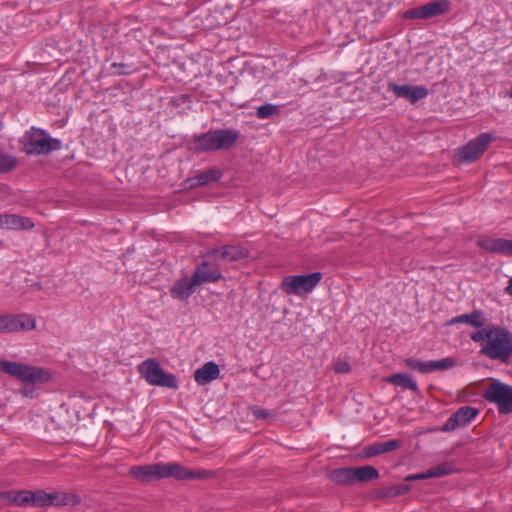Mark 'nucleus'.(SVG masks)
<instances>
[{
	"label": "nucleus",
	"mask_w": 512,
	"mask_h": 512,
	"mask_svg": "<svg viewBox=\"0 0 512 512\" xmlns=\"http://www.w3.org/2000/svg\"><path fill=\"white\" fill-rule=\"evenodd\" d=\"M386 381L395 386L401 387L402 389H409L414 392H418V384L412 376L405 373L393 374L386 378Z\"/></svg>",
	"instance_id": "25"
},
{
	"label": "nucleus",
	"mask_w": 512,
	"mask_h": 512,
	"mask_svg": "<svg viewBox=\"0 0 512 512\" xmlns=\"http://www.w3.org/2000/svg\"><path fill=\"white\" fill-rule=\"evenodd\" d=\"M329 477L332 481L341 485H351L355 483L353 467L333 469L330 471Z\"/></svg>",
	"instance_id": "26"
},
{
	"label": "nucleus",
	"mask_w": 512,
	"mask_h": 512,
	"mask_svg": "<svg viewBox=\"0 0 512 512\" xmlns=\"http://www.w3.org/2000/svg\"><path fill=\"white\" fill-rule=\"evenodd\" d=\"M208 256L219 257L227 262H236L248 257V250L241 245H224L211 249Z\"/></svg>",
	"instance_id": "16"
},
{
	"label": "nucleus",
	"mask_w": 512,
	"mask_h": 512,
	"mask_svg": "<svg viewBox=\"0 0 512 512\" xmlns=\"http://www.w3.org/2000/svg\"><path fill=\"white\" fill-rule=\"evenodd\" d=\"M479 414V410L472 406H462L453 413L442 426V432H451L459 427L469 425Z\"/></svg>",
	"instance_id": "13"
},
{
	"label": "nucleus",
	"mask_w": 512,
	"mask_h": 512,
	"mask_svg": "<svg viewBox=\"0 0 512 512\" xmlns=\"http://www.w3.org/2000/svg\"><path fill=\"white\" fill-rule=\"evenodd\" d=\"M451 8L450 0H434L425 5L408 9L404 12L405 19H430L441 16L449 12Z\"/></svg>",
	"instance_id": "10"
},
{
	"label": "nucleus",
	"mask_w": 512,
	"mask_h": 512,
	"mask_svg": "<svg viewBox=\"0 0 512 512\" xmlns=\"http://www.w3.org/2000/svg\"><path fill=\"white\" fill-rule=\"evenodd\" d=\"M240 138L235 129H215L192 137L194 150L197 153L214 152L231 149Z\"/></svg>",
	"instance_id": "2"
},
{
	"label": "nucleus",
	"mask_w": 512,
	"mask_h": 512,
	"mask_svg": "<svg viewBox=\"0 0 512 512\" xmlns=\"http://www.w3.org/2000/svg\"><path fill=\"white\" fill-rule=\"evenodd\" d=\"M22 393H23V395H25V396H30V395H31V393H32V390H30V389H28V388H24V389L22 390Z\"/></svg>",
	"instance_id": "42"
},
{
	"label": "nucleus",
	"mask_w": 512,
	"mask_h": 512,
	"mask_svg": "<svg viewBox=\"0 0 512 512\" xmlns=\"http://www.w3.org/2000/svg\"><path fill=\"white\" fill-rule=\"evenodd\" d=\"M197 286L193 277H183L173 284L170 294L174 299L186 301L195 292Z\"/></svg>",
	"instance_id": "20"
},
{
	"label": "nucleus",
	"mask_w": 512,
	"mask_h": 512,
	"mask_svg": "<svg viewBox=\"0 0 512 512\" xmlns=\"http://www.w3.org/2000/svg\"><path fill=\"white\" fill-rule=\"evenodd\" d=\"M496 137L492 133H481L475 139L457 150L456 157L460 163H473L486 151Z\"/></svg>",
	"instance_id": "9"
},
{
	"label": "nucleus",
	"mask_w": 512,
	"mask_h": 512,
	"mask_svg": "<svg viewBox=\"0 0 512 512\" xmlns=\"http://www.w3.org/2000/svg\"><path fill=\"white\" fill-rule=\"evenodd\" d=\"M22 490H12L13 505L19 506Z\"/></svg>",
	"instance_id": "38"
},
{
	"label": "nucleus",
	"mask_w": 512,
	"mask_h": 512,
	"mask_svg": "<svg viewBox=\"0 0 512 512\" xmlns=\"http://www.w3.org/2000/svg\"><path fill=\"white\" fill-rule=\"evenodd\" d=\"M253 415L256 419H260V420H267V419L273 418V416H274L270 411L263 409V408H255L253 410Z\"/></svg>",
	"instance_id": "33"
},
{
	"label": "nucleus",
	"mask_w": 512,
	"mask_h": 512,
	"mask_svg": "<svg viewBox=\"0 0 512 512\" xmlns=\"http://www.w3.org/2000/svg\"><path fill=\"white\" fill-rule=\"evenodd\" d=\"M486 318L484 313L481 310H474L471 313L462 314L456 317H453L448 321L447 325H454L458 323H465L477 330L483 329L486 324Z\"/></svg>",
	"instance_id": "21"
},
{
	"label": "nucleus",
	"mask_w": 512,
	"mask_h": 512,
	"mask_svg": "<svg viewBox=\"0 0 512 512\" xmlns=\"http://www.w3.org/2000/svg\"><path fill=\"white\" fill-rule=\"evenodd\" d=\"M127 68V65L124 64V63H112L111 64V69L113 70V74L115 75H125V74H128L129 72L126 70Z\"/></svg>",
	"instance_id": "35"
},
{
	"label": "nucleus",
	"mask_w": 512,
	"mask_h": 512,
	"mask_svg": "<svg viewBox=\"0 0 512 512\" xmlns=\"http://www.w3.org/2000/svg\"><path fill=\"white\" fill-rule=\"evenodd\" d=\"M351 366L346 361H337L334 365V371L339 374L349 373Z\"/></svg>",
	"instance_id": "34"
},
{
	"label": "nucleus",
	"mask_w": 512,
	"mask_h": 512,
	"mask_svg": "<svg viewBox=\"0 0 512 512\" xmlns=\"http://www.w3.org/2000/svg\"><path fill=\"white\" fill-rule=\"evenodd\" d=\"M31 507L64 506L69 503V496L61 492L31 491Z\"/></svg>",
	"instance_id": "14"
},
{
	"label": "nucleus",
	"mask_w": 512,
	"mask_h": 512,
	"mask_svg": "<svg viewBox=\"0 0 512 512\" xmlns=\"http://www.w3.org/2000/svg\"><path fill=\"white\" fill-rule=\"evenodd\" d=\"M16 157L0 151V173H8L17 167Z\"/></svg>",
	"instance_id": "30"
},
{
	"label": "nucleus",
	"mask_w": 512,
	"mask_h": 512,
	"mask_svg": "<svg viewBox=\"0 0 512 512\" xmlns=\"http://www.w3.org/2000/svg\"><path fill=\"white\" fill-rule=\"evenodd\" d=\"M179 469L176 462L136 465L129 469L130 476L143 484H149L166 478H174L175 470Z\"/></svg>",
	"instance_id": "4"
},
{
	"label": "nucleus",
	"mask_w": 512,
	"mask_h": 512,
	"mask_svg": "<svg viewBox=\"0 0 512 512\" xmlns=\"http://www.w3.org/2000/svg\"><path fill=\"white\" fill-rule=\"evenodd\" d=\"M3 247V242L0 240V248Z\"/></svg>",
	"instance_id": "43"
},
{
	"label": "nucleus",
	"mask_w": 512,
	"mask_h": 512,
	"mask_svg": "<svg viewBox=\"0 0 512 512\" xmlns=\"http://www.w3.org/2000/svg\"><path fill=\"white\" fill-rule=\"evenodd\" d=\"M177 467L179 469L175 470L176 472H174V479L179 480V481L189 480V479H205V478L213 476L212 471H208V470L194 471V470L186 468L185 466H182L179 463H177Z\"/></svg>",
	"instance_id": "24"
},
{
	"label": "nucleus",
	"mask_w": 512,
	"mask_h": 512,
	"mask_svg": "<svg viewBox=\"0 0 512 512\" xmlns=\"http://www.w3.org/2000/svg\"><path fill=\"white\" fill-rule=\"evenodd\" d=\"M483 397L486 401L495 404L500 414L512 413V386L494 380L483 391Z\"/></svg>",
	"instance_id": "7"
},
{
	"label": "nucleus",
	"mask_w": 512,
	"mask_h": 512,
	"mask_svg": "<svg viewBox=\"0 0 512 512\" xmlns=\"http://www.w3.org/2000/svg\"><path fill=\"white\" fill-rule=\"evenodd\" d=\"M0 228L9 230H31L34 228V223L28 217L4 213L0 214Z\"/></svg>",
	"instance_id": "19"
},
{
	"label": "nucleus",
	"mask_w": 512,
	"mask_h": 512,
	"mask_svg": "<svg viewBox=\"0 0 512 512\" xmlns=\"http://www.w3.org/2000/svg\"><path fill=\"white\" fill-rule=\"evenodd\" d=\"M416 480H417L416 474H410L405 477V481H407V482L416 481Z\"/></svg>",
	"instance_id": "41"
},
{
	"label": "nucleus",
	"mask_w": 512,
	"mask_h": 512,
	"mask_svg": "<svg viewBox=\"0 0 512 512\" xmlns=\"http://www.w3.org/2000/svg\"><path fill=\"white\" fill-rule=\"evenodd\" d=\"M24 150L29 155L47 154L61 147V141L51 138L44 130L31 128L26 132L24 139Z\"/></svg>",
	"instance_id": "6"
},
{
	"label": "nucleus",
	"mask_w": 512,
	"mask_h": 512,
	"mask_svg": "<svg viewBox=\"0 0 512 512\" xmlns=\"http://www.w3.org/2000/svg\"><path fill=\"white\" fill-rule=\"evenodd\" d=\"M416 477H417V480H425V479L431 478V476L429 475V469L425 472L417 473Z\"/></svg>",
	"instance_id": "39"
},
{
	"label": "nucleus",
	"mask_w": 512,
	"mask_h": 512,
	"mask_svg": "<svg viewBox=\"0 0 512 512\" xmlns=\"http://www.w3.org/2000/svg\"><path fill=\"white\" fill-rule=\"evenodd\" d=\"M407 368L418 371L422 374H428L435 371H443L451 369L455 366V360L451 357H446L440 360L421 361L415 358H407L404 360Z\"/></svg>",
	"instance_id": "12"
},
{
	"label": "nucleus",
	"mask_w": 512,
	"mask_h": 512,
	"mask_svg": "<svg viewBox=\"0 0 512 512\" xmlns=\"http://www.w3.org/2000/svg\"><path fill=\"white\" fill-rule=\"evenodd\" d=\"M387 87L396 97L404 98L411 104H415L428 96V89L425 86L398 85L389 82Z\"/></svg>",
	"instance_id": "15"
},
{
	"label": "nucleus",
	"mask_w": 512,
	"mask_h": 512,
	"mask_svg": "<svg viewBox=\"0 0 512 512\" xmlns=\"http://www.w3.org/2000/svg\"><path fill=\"white\" fill-rule=\"evenodd\" d=\"M354 481L365 483L379 478V472L376 468L370 465L353 468Z\"/></svg>",
	"instance_id": "28"
},
{
	"label": "nucleus",
	"mask_w": 512,
	"mask_h": 512,
	"mask_svg": "<svg viewBox=\"0 0 512 512\" xmlns=\"http://www.w3.org/2000/svg\"><path fill=\"white\" fill-rule=\"evenodd\" d=\"M507 294L512 295V277L508 281V286L505 288Z\"/></svg>",
	"instance_id": "40"
},
{
	"label": "nucleus",
	"mask_w": 512,
	"mask_h": 512,
	"mask_svg": "<svg viewBox=\"0 0 512 512\" xmlns=\"http://www.w3.org/2000/svg\"><path fill=\"white\" fill-rule=\"evenodd\" d=\"M0 371L27 384H42L50 380L48 370L21 362L0 360Z\"/></svg>",
	"instance_id": "3"
},
{
	"label": "nucleus",
	"mask_w": 512,
	"mask_h": 512,
	"mask_svg": "<svg viewBox=\"0 0 512 512\" xmlns=\"http://www.w3.org/2000/svg\"><path fill=\"white\" fill-rule=\"evenodd\" d=\"M401 442L397 439H390L385 442L373 443L365 447V455L368 457L388 453L400 448Z\"/></svg>",
	"instance_id": "23"
},
{
	"label": "nucleus",
	"mask_w": 512,
	"mask_h": 512,
	"mask_svg": "<svg viewBox=\"0 0 512 512\" xmlns=\"http://www.w3.org/2000/svg\"><path fill=\"white\" fill-rule=\"evenodd\" d=\"M0 500L6 504H13L12 490L0 492Z\"/></svg>",
	"instance_id": "37"
},
{
	"label": "nucleus",
	"mask_w": 512,
	"mask_h": 512,
	"mask_svg": "<svg viewBox=\"0 0 512 512\" xmlns=\"http://www.w3.org/2000/svg\"><path fill=\"white\" fill-rule=\"evenodd\" d=\"M36 328L34 316L26 313L0 315V333L30 331Z\"/></svg>",
	"instance_id": "11"
},
{
	"label": "nucleus",
	"mask_w": 512,
	"mask_h": 512,
	"mask_svg": "<svg viewBox=\"0 0 512 512\" xmlns=\"http://www.w3.org/2000/svg\"><path fill=\"white\" fill-rule=\"evenodd\" d=\"M219 375V366L215 362L209 361L195 371L194 380L199 385H206L211 381L217 379Z\"/></svg>",
	"instance_id": "22"
},
{
	"label": "nucleus",
	"mask_w": 512,
	"mask_h": 512,
	"mask_svg": "<svg viewBox=\"0 0 512 512\" xmlns=\"http://www.w3.org/2000/svg\"><path fill=\"white\" fill-rule=\"evenodd\" d=\"M222 176V173L219 169L212 168L202 173L197 174L195 177L191 178V187L194 186H203L207 185L211 182L218 181Z\"/></svg>",
	"instance_id": "27"
},
{
	"label": "nucleus",
	"mask_w": 512,
	"mask_h": 512,
	"mask_svg": "<svg viewBox=\"0 0 512 512\" xmlns=\"http://www.w3.org/2000/svg\"><path fill=\"white\" fill-rule=\"evenodd\" d=\"M322 279L320 272H313L307 275L286 276L282 280V289L289 295H301L309 293L319 284Z\"/></svg>",
	"instance_id": "8"
},
{
	"label": "nucleus",
	"mask_w": 512,
	"mask_h": 512,
	"mask_svg": "<svg viewBox=\"0 0 512 512\" xmlns=\"http://www.w3.org/2000/svg\"><path fill=\"white\" fill-rule=\"evenodd\" d=\"M470 338L482 345L480 354L491 360L506 362L512 356V333L503 325L488 324L473 331Z\"/></svg>",
	"instance_id": "1"
},
{
	"label": "nucleus",
	"mask_w": 512,
	"mask_h": 512,
	"mask_svg": "<svg viewBox=\"0 0 512 512\" xmlns=\"http://www.w3.org/2000/svg\"><path fill=\"white\" fill-rule=\"evenodd\" d=\"M410 490H411V487L408 484L394 485L389 488L387 495L396 497V496L406 494Z\"/></svg>",
	"instance_id": "32"
},
{
	"label": "nucleus",
	"mask_w": 512,
	"mask_h": 512,
	"mask_svg": "<svg viewBox=\"0 0 512 512\" xmlns=\"http://www.w3.org/2000/svg\"><path fill=\"white\" fill-rule=\"evenodd\" d=\"M192 277L199 286L203 283L217 282L222 279L223 276L216 265H212L208 261H203L197 266Z\"/></svg>",
	"instance_id": "18"
},
{
	"label": "nucleus",
	"mask_w": 512,
	"mask_h": 512,
	"mask_svg": "<svg viewBox=\"0 0 512 512\" xmlns=\"http://www.w3.org/2000/svg\"><path fill=\"white\" fill-rule=\"evenodd\" d=\"M457 469L453 462H443L429 469L431 478H440L456 472Z\"/></svg>",
	"instance_id": "29"
},
{
	"label": "nucleus",
	"mask_w": 512,
	"mask_h": 512,
	"mask_svg": "<svg viewBox=\"0 0 512 512\" xmlns=\"http://www.w3.org/2000/svg\"><path fill=\"white\" fill-rule=\"evenodd\" d=\"M140 375L152 386L178 388V381L173 373L163 370L158 361L153 358L146 359L138 366Z\"/></svg>",
	"instance_id": "5"
},
{
	"label": "nucleus",
	"mask_w": 512,
	"mask_h": 512,
	"mask_svg": "<svg viewBox=\"0 0 512 512\" xmlns=\"http://www.w3.org/2000/svg\"><path fill=\"white\" fill-rule=\"evenodd\" d=\"M277 113H279V106L271 103L261 105L256 110V116L259 119H267Z\"/></svg>",
	"instance_id": "31"
},
{
	"label": "nucleus",
	"mask_w": 512,
	"mask_h": 512,
	"mask_svg": "<svg viewBox=\"0 0 512 512\" xmlns=\"http://www.w3.org/2000/svg\"><path fill=\"white\" fill-rule=\"evenodd\" d=\"M476 244L487 252L512 256V240L504 238H482L477 240Z\"/></svg>",
	"instance_id": "17"
},
{
	"label": "nucleus",
	"mask_w": 512,
	"mask_h": 512,
	"mask_svg": "<svg viewBox=\"0 0 512 512\" xmlns=\"http://www.w3.org/2000/svg\"><path fill=\"white\" fill-rule=\"evenodd\" d=\"M29 494H31V490H22V495L19 503L20 507L31 506V497Z\"/></svg>",
	"instance_id": "36"
}]
</instances>
